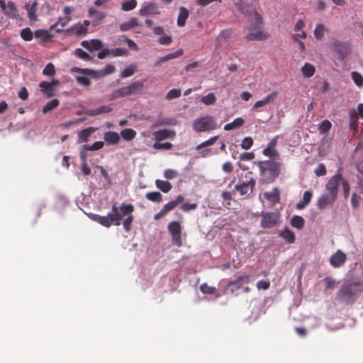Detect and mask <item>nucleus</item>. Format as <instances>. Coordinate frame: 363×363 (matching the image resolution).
Here are the masks:
<instances>
[{"label": "nucleus", "instance_id": "1", "mask_svg": "<svg viewBox=\"0 0 363 363\" xmlns=\"http://www.w3.org/2000/svg\"><path fill=\"white\" fill-rule=\"evenodd\" d=\"M134 209L135 208L131 203H122L119 207L114 204L112 206L111 211L106 216L91 213L89 218L106 228H109L111 225L118 226L121 225V220L123 217L132 214Z\"/></svg>", "mask_w": 363, "mask_h": 363}, {"label": "nucleus", "instance_id": "2", "mask_svg": "<svg viewBox=\"0 0 363 363\" xmlns=\"http://www.w3.org/2000/svg\"><path fill=\"white\" fill-rule=\"evenodd\" d=\"M252 20L255 21V23H251L250 25L245 28L247 32L246 40H258L262 41L267 40L269 35L264 30L257 29L262 23V17L256 11H251L249 13Z\"/></svg>", "mask_w": 363, "mask_h": 363}, {"label": "nucleus", "instance_id": "3", "mask_svg": "<svg viewBox=\"0 0 363 363\" xmlns=\"http://www.w3.org/2000/svg\"><path fill=\"white\" fill-rule=\"evenodd\" d=\"M363 291L360 283L352 282L343 285L337 293V298L342 302L350 303L354 300L355 296Z\"/></svg>", "mask_w": 363, "mask_h": 363}, {"label": "nucleus", "instance_id": "4", "mask_svg": "<svg viewBox=\"0 0 363 363\" xmlns=\"http://www.w3.org/2000/svg\"><path fill=\"white\" fill-rule=\"evenodd\" d=\"M144 83L141 81H137L129 86L121 87L117 90L113 91L110 96V100H114L118 98H123L125 96H130L140 93L143 88Z\"/></svg>", "mask_w": 363, "mask_h": 363}, {"label": "nucleus", "instance_id": "5", "mask_svg": "<svg viewBox=\"0 0 363 363\" xmlns=\"http://www.w3.org/2000/svg\"><path fill=\"white\" fill-rule=\"evenodd\" d=\"M281 165V162L274 160H265L259 162L260 173L263 176H268L272 180H274L279 176Z\"/></svg>", "mask_w": 363, "mask_h": 363}, {"label": "nucleus", "instance_id": "6", "mask_svg": "<svg viewBox=\"0 0 363 363\" xmlns=\"http://www.w3.org/2000/svg\"><path fill=\"white\" fill-rule=\"evenodd\" d=\"M217 128L216 119L211 116H206L193 121V129L196 132H209Z\"/></svg>", "mask_w": 363, "mask_h": 363}, {"label": "nucleus", "instance_id": "7", "mask_svg": "<svg viewBox=\"0 0 363 363\" xmlns=\"http://www.w3.org/2000/svg\"><path fill=\"white\" fill-rule=\"evenodd\" d=\"M342 182V173L338 170L335 175L331 177L325 186L326 194L337 199L339 186Z\"/></svg>", "mask_w": 363, "mask_h": 363}, {"label": "nucleus", "instance_id": "8", "mask_svg": "<svg viewBox=\"0 0 363 363\" xmlns=\"http://www.w3.org/2000/svg\"><path fill=\"white\" fill-rule=\"evenodd\" d=\"M281 215L279 212H267L262 215L260 226L262 228H271L280 223Z\"/></svg>", "mask_w": 363, "mask_h": 363}, {"label": "nucleus", "instance_id": "9", "mask_svg": "<svg viewBox=\"0 0 363 363\" xmlns=\"http://www.w3.org/2000/svg\"><path fill=\"white\" fill-rule=\"evenodd\" d=\"M168 230L172 235V243L178 247L182 245V228L179 222L172 221L168 225Z\"/></svg>", "mask_w": 363, "mask_h": 363}, {"label": "nucleus", "instance_id": "10", "mask_svg": "<svg viewBox=\"0 0 363 363\" xmlns=\"http://www.w3.org/2000/svg\"><path fill=\"white\" fill-rule=\"evenodd\" d=\"M86 69H82L79 67H72L71 69L72 72H77L80 74L76 77L77 82L83 86H89L91 84V78L96 79L94 76L92 74H89L86 72H83V70H86Z\"/></svg>", "mask_w": 363, "mask_h": 363}, {"label": "nucleus", "instance_id": "11", "mask_svg": "<svg viewBox=\"0 0 363 363\" xmlns=\"http://www.w3.org/2000/svg\"><path fill=\"white\" fill-rule=\"evenodd\" d=\"M337 198L334 197L333 196L323 193L320 196V197H318L316 202V206L319 210L323 211L327 207L333 206Z\"/></svg>", "mask_w": 363, "mask_h": 363}, {"label": "nucleus", "instance_id": "12", "mask_svg": "<svg viewBox=\"0 0 363 363\" xmlns=\"http://www.w3.org/2000/svg\"><path fill=\"white\" fill-rule=\"evenodd\" d=\"M88 16L91 19V26L96 27L104 22L106 16L104 12L90 7L88 10Z\"/></svg>", "mask_w": 363, "mask_h": 363}, {"label": "nucleus", "instance_id": "13", "mask_svg": "<svg viewBox=\"0 0 363 363\" xmlns=\"http://www.w3.org/2000/svg\"><path fill=\"white\" fill-rule=\"evenodd\" d=\"M0 6L5 15L10 18H16L18 16V10L12 1L6 4L4 0H0Z\"/></svg>", "mask_w": 363, "mask_h": 363}, {"label": "nucleus", "instance_id": "14", "mask_svg": "<svg viewBox=\"0 0 363 363\" xmlns=\"http://www.w3.org/2000/svg\"><path fill=\"white\" fill-rule=\"evenodd\" d=\"M152 135L157 141H162L166 139H174L176 137V132L171 129H160L154 131Z\"/></svg>", "mask_w": 363, "mask_h": 363}, {"label": "nucleus", "instance_id": "15", "mask_svg": "<svg viewBox=\"0 0 363 363\" xmlns=\"http://www.w3.org/2000/svg\"><path fill=\"white\" fill-rule=\"evenodd\" d=\"M347 256L340 250H337L333 255L330 257V264L335 268H339L344 264L346 262Z\"/></svg>", "mask_w": 363, "mask_h": 363}, {"label": "nucleus", "instance_id": "16", "mask_svg": "<svg viewBox=\"0 0 363 363\" xmlns=\"http://www.w3.org/2000/svg\"><path fill=\"white\" fill-rule=\"evenodd\" d=\"M250 281V277L249 275L244 274L239 277L235 281L228 282V286L232 287L230 291L232 294H235V291L242 288V284H247Z\"/></svg>", "mask_w": 363, "mask_h": 363}, {"label": "nucleus", "instance_id": "17", "mask_svg": "<svg viewBox=\"0 0 363 363\" xmlns=\"http://www.w3.org/2000/svg\"><path fill=\"white\" fill-rule=\"evenodd\" d=\"M256 182L253 178H251L248 182H243L240 184H237L235 189L238 191L240 195H248L252 192L255 188Z\"/></svg>", "mask_w": 363, "mask_h": 363}, {"label": "nucleus", "instance_id": "18", "mask_svg": "<svg viewBox=\"0 0 363 363\" xmlns=\"http://www.w3.org/2000/svg\"><path fill=\"white\" fill-rule=\"evenodd\" d=\"M277 144V136L272 138L271 141L268 143L267 147H265L262 153L264 155L269 157L270 158H276L279 156V152L276 150V145Z\"/></svg>", "mask_w": 363, "mask_h": 363}, {"label": "nucleus", "instance_id": "19", "mask_svg": "<svg viewBox=\"0 0 363 363\" xmlns=\"http://www.w3.org/2000/svg\"><path fill=\"white\" fill-rule=\"evenodd\" d=\"M278 92L277 91H272V93L267 95L264 99L256 101L253 105V108L257 109L260 107H263L271 103H273L275 101Z\"/></svg>", "mask_w": 363, "mask_h": 363}, {"label": "nucleus", "instance_id": "20", "mask_svg": "<svg viewBox=\"0 0 363 363\" xmlns=\"http://www.w3.org/2000/svg\"><path fill=\"white\" fill-rule=\"evenodd\" d=\"M159 13L160 11L156 4L152 2L143 4L139 11V14L142 16Z\"/></svg>", "mask_w": 363, "mask_h": 363}, {"label": "nucleus", "instance_id": "21", "mask_svg": "<svg viewBox=\"0 0 363 363\" xmlns=\"http://www.w3.org/2000/svg\"><path fill=\"white\" fill-rule=\"evenodd\" d=\"M83 48L89 51L99 50L104 46L103 42L99 39H92L91 40H83L81 43Z\"/></svg>", "mask_w": 363, "mask_h": 363}, {"label": "nucleus", "instance_id": "22", "mask_svg": "<svg viewBox=\"0 0 363 363\" xmlns=\"http://www.w3.org/2000/svg\"><path fill=\"white\" fill-rule=\"evenodd\" d=\"M114 71V67L111 65H107L104 69L96 71L94 69H86L83 72H86L89 74H92L96 79L103 77L107 74H111Z\"/></svg>", "mask_w": 363, "mask_h": 363}, {"label": "nucleus", "instance_id": "23", "mask_svg": "<svg viewBox=\"0 0 363 363\" xmlns=\"http://www.w3.org/2000/svg\"><path fill=\"white\" fill-rule=\"evenodd\" d=\"M279 237H281L286 242L289 244H293L296 241V235L295 233L290 230L289 228L286 227L281 230L279 233Z\"/></svg>", "mask_w": 363, "mask_h": 363}, {"label": "nucleus", "instance_id": "24", "mask_svg": "<svg viewBox=\"0 0 363 363\" xmlns=\"http://www.w3.org/2000/svg\"><path fill=\"white\" fill-rule=\"evenodd\" d=\"M104 141L107 145H116L121 140L119 133L113 131H108L104 133Z\"/></svg>", "mask_w": 363, "mask_h": 363}, {"label": "nucleus", "instance_id": "25", "mask_svg": "<svg viewBox=\"0 0 363 363\" xmlns=\"http://www.w3.org/2000/svg\"><path fill=\"white\" fill-rule=\"evenodd\" d=\"M113 108L109 105L101 106L96 108L89 109L86 111V114L89 116H95L100 114H104L112 111Z\"/></svg>", "mask_w": 363, "mask_h": 363}, {"label": "nucleus", "instance_id": "26", "mask_svg": "<svg viewBox=\"0 0 363 363\" xmlns=\"http://www.w3.org/2000/svg\"><path fill=\"white\" fill-rule=\"evenodd\" d=\"M263 196L264 199L273 204L279 202L280 200V193L278 188L277 187H274L270 192H264Z\"/></svg>", "mask_w": 363, "mask_h": 363}, {"label": "nucleus", "instance_id": "27", "mask_svg": "<svg viewBox=\"0 0 363 363\" xmlns=\"http://www.w3.org/2000/svg\"><path fill=\"white\" fill-rule=\"evenodd\" d=\"M184 196L182 195H179L177 196L176 199L174 201H171L166 203L162 208V211L164 214H167L169 211L173 210L178 204L182 203L184 201Z\"/></svg>", "mask_w": 363, "mask_h": 363}, {"label": "nucleus", "instance_id": "28", "mask_svg": "<svg viewBox=\"0 0 363 363\" xmlns=\"http://www.w3.org/2000/svg\"><path fill=\"white\" fill-rule=\"evenodd\" d=\"M305 26V23L303 21L298 20L294 27V31L295 33L293 35V38L294 40H296L297 38H306V33L303 30V27Z\"/></svg>", "mask_w": 363, "mask_h": 363}, {"label": "nucleus", "instance_id": "29", "mask_svg": "<svg viewBox=\"0 0 363 363\" xmlns=\"http://www.w3.org/2000/svg\"><path fill=\"white\" fill-rule=\"evenodd\" d=\"M26 9L27 10L28 17L32 21H37V9H38V2L34 1L31 4H26L25 6Z\"/></svg>", "mask_w": 363, "mask_h": 363}, {"label": "nucleus", "instance_id": "30", "mask_svg": "<svg viewBox=\"0 0 363 363\" xmlns=\"http://www.w3.org/2000/svg\"><path fill=\"white\" fill-rule=\"evenodd\" d=\"M140 26L141 24L138 22L137 18H131L128 21L121 23L119 28L121 31L124 32Z\"/></svg>", "mask_w": 363, "mask_h": 363}, {"label": "nucleus", "instance_id": "31", "mask_svg": "<svg viewBox=\"0 0 363 363\" xmlns=\"http://www.w3.org/2000/svg\"><path fill=\"white\" fill-rule=\"evenodd\" d=\"M312 196H313V194H312L311 191H306L303 193V196L302 200L298 201L296 203V208L299 209V210H301V209L304 208L311 202Z\"/></svg>", "mask_w": 363, "mask_h": 363}, {"label": "nucleus", "instance_id": "32", "mask_svg": "<svg viewBox=\"0 0 363 363\" xmlns=\"http://www.w3.org/2000/svg\"><path fill=\"white\" fill-rule=\"evenodd\" d=\"M244 123L245 120L242 118L238 117L234 119L233 121L225 124L223 128L226 131H230L240 128Z\"/></svg>", "mask_w": 363, "mask_h": 363}, {"label": "nucleus", "instance_id": "33", "mask_svg": "<svg viewBox=\"0 0 363 363\" xmlns=\"http://www.w3.org/2000/svg\"><path fill=\"white\" fill-rule=\"evenodd\" d=\"M315 67L311 63L306 62L301 68V72L303 77L310 78L315 74Z\"/></svg>", "mask_w": 363, "mask_h": 363}, {"label": "nucleus", "instance_id": "34", "mask_svg": "<svg viewBox=\"0 0 363 363\" xmlns=\"http://www.w3.org/2000/svg\"><path fill=\"white\" fill-rule=\"evenodd\" d=\"M289 223L292 227L298 230H302L305 225V220L302 216L296 215L291 217Z\"/></svg>", "mask_w": 363, "mask_h": 363}, {"label": "nucleus", "instance_id": "35", "mask_svg": "<svg viewBox=\"0 0 363 363\" xmlns=\"http://www.w3.org/2000/svg\"><path fill=\"white\" fill-rule=\"evenodd\" d=\"M189 17V11L188 10L184 7H180L179 9V15L177 18V25L179 27H183L186 21Z\"/></svg>", "mask_w": 363, "mask_h": 363}, {"label": "nucleus", "instance_id": "36", "mask_svg": "<svg viewBox=\"0 0 363 363\" xmlns=\"http://www.w3.org/2000/svg\"><path fill=\"white\" fill-rule=\"evenodd\" d=\"M136 131L132 128H125L120 133V135L125 141L133 140L136 136Z\"/></svg>", "mask_w": 363, "mask_h": 363}, {"label": "nucleus", "instance_id": "37", "mask_svg": "<svg viewBox=\"0 0 363 363\" xmlns=\"http://www.w3.org/2000/svg\"><path fill=\"white\" fill-rule=\"evenodd\" d=\"M155 185L157 189H159L160 191H162L164 193L169 192L172 188V186L170 182H169L167 181L161 180V179H156Z\"/></svg>", "mask_w": 363, "mask_h": 363}, {"label": "nucleus", "instance_id": "38", "mask_svg": "<svg viewBox=\"0 0 363 363\" xmlns=\"http://www.w3.org/2000/svg\"><path fill=\"white\" fill-rule=\"evenodd\" d=\"M69 30L75 35L84 36L87 34V28H84L81 23H78L72 26Z\"/></svg>", "mask_w": 363, "mask_h": 363}, {"label": "nucleus", "instance_id": "39", "mask_svg": "<svg viewBox=\"0 0 363 363\" xmlns=\"http://www.w3.org/2000/svg\"><path fill=\"white\" fill-rule=\"evenodd\" d=\"M94 131H95V128L93 127H89V128H87L82 130L79 133V143H82L84 142H86L88 140V138Z\"/></svg>", "mask_w": 363, "mask_h": 363}, {"label": "nucleus", "instance_id": "40", "mask_svg": "<svg viewBox=\"0 0 363 363\" xmlns=\"http://www.w3.org/2000/svg\"><path fill=\"white\" fill-rule=\"evenodd\" d=\"M173 145L169 142L162 143V141H157L152 145V147L157 150H169L172 148Z\"/></svg>", "mask_w": 363, "mask_h": 363}, {"label": "nucleus", "instance_id": "41", "mask_svg": "<svg viewBox=\"0 0 363 363\" xmlns=\"http://www.w3.org/2000/svg\"><path fill=\"white\" fill-rule=\"evenodd\" d=\"M177 120L172 118H164L159 123H154L152 124V128H157L160 125H177Z\"/></svg>", "mask_w": 363, "mask_h": 363}, {"label": "nucleus", "instance_id": "42", "mask_svg": "<svg viewBox=\"0 0 363 363\" xmlns=\"http://www.w3.org/2000/svg\"><path fill=\"white\" fill-rule=\"evenodd\" d=\"M60 104V101L58 99H52L48 102L43 108V113H47L49 111L56 108Z\"/></svg>", "mask_w": 363, "mask_h": 363}, {"label": "nucleus", "instance_id": "43", "mask_svg": "<svg viewBox=\"0 0 363 363\" xmlns=\"http://www.w3.org/2000/svg\"><path fill=\"white\" fill-rule=\"evenodd\" d=\"M137 6L136 0H126L121 2V9L125 11L134 9Z\"/></svg>", "mask_w": 363, "mask_h": 363}, {"label": "nucleus", "instance_id": "44", "mask_svg": "<svg viewBox=\"0 0 363 363\" xmlns=\"http://www.w3.org/2000/svg\"><path fill=\"white\" fill-rule=\"evenodd\" d=\"M216 101V97L213 93H209L201 98V102L205 105H213Z\"/></svg>", "mask_w": 363, "mask_h": 363}, {"label": "nucleus", "instance_id": "45", "mask_svg": "<svg viewBox=\"0 0 363 363\" xmlns=\"http://www.w3.org/2000/svg\"><path fill=\"white\" fill-rule=\"evenodd\" d=\"M145 197L153 202H160L162 200V195L159 191H152L146 194Z\"/></svg>", "mask_w": 363, "mask_h": 363}, {"label": "nucleus", "instance_id": "46", "mask_svg": "<svg viewBox=\"0 0 363 363\" xmlns=\"http://www.w3.org/2000/svg\"><path fill=\"white\" fill-rule=\"evenodd\" d=\"M50 84L48 82H42L39 84L41 91L48 96L53 95V89Z\"/></svg>", "mask_w": 363, "mask_h": 363}, {"label": "nucleus", "instance_id": "47", "mask_svg": "<svg viewBox=\"0 0 363 363\" xmlns=\"http://www.w3.org/2000/svg\"><path fill=\"white\" fill-rule=\"evenodd\" d=\"M326 30L325 27L324 25L320 23L318 24L314 30V36L317 40H320L325 33V31Z\"/></svg>", "mask_w": 363, "mask_h": 363}, {"label": "nucleus", "instance_id": "48", "mask_svg": "<svg viewBox=\"0 0 363 363\" xmlns=\"http://www.w3.org/2000/svg\"><path fill=\"white\" fill-rule=\"evenodd\" d=\"M34 35L36 38L41 39L43 41L47 40L52 37V35L45 30H37L35 31Z\"/></svg>", "mask_w": 363, "mask_h": 363}, {"label": "nucleus", "instance_id": "49", "mask_svg": "<svg viewBox=\"0 0 363 363\" xmlns=\"http://www.w3.org/2000/svg\"><path fill=\"white\" fill-rule=\"evenodd\" d=\"M74 53L76 56L84 60L90 61L92 60V57L81 48H77Z\"/></svg>", "mask_w": 363, "mask_h": 363}, {"label": "nucleus", "instance_id": "50", "mask_svg": "<svg viewBox=\"0 0 363 363\" xmlns=\"http://www.w3.org/2000/svg\"><path fill=\"white\" fill-rule=\"evenodd\" d=\"M200 290L204 294H214L216 292V288L210 286L207 284H202L200 285Z\"/></svg>", "mask_w": 363, "mask_h": 363}, {"label": "nucleus", "instance_id": "51", "mask_svg": "<svg viewBox=\"0 0 363 363\" xmlns=\"http://www.w3.org/2000/svg\"><path fill=\"white\" fill-rule=\"evenodd\" d=\"M351 77L357 86H362L363 85V77L360 73L352 72L351 73Z\"/></svg>", "mask_w": 363, "mask_h": 363}, {"label": "nucleus", "instance_id": "52", "mask_svg": "<svg viewBox=\"0 0 363 363\" xmlns=\"http://www.w3.org/2000/svg\"><path fill=\"white\" fill-rule=\"evenodd\" d=\"M21 38L26 41H30L33 38V33L29 28H26L21 31Z\"/></svg>", "mask_w": 363, "mask_h": 363}, {"label": "nucleus", "instance_id": "53", "mask_svg": "<svg viewBox=\"0 0 363 363\" xmlns=\"http://www.w3.org/2000/svg\"><path fill=\"white\" fill-rule=\"evenodd\" d=\"M218 135L211 137L208 140H207L201 143V144L198 145L196 147V150H200V149H201V148H203L204 147L212 145H213L215 143V142L218 140Z\"/></svg>", "mask_w": 363, "mask_h": 363}, {"label": "nucleus", "instance_id": "54", "mask_svg": "<svg viewBox=\"0 0 363 363\" xmlns=\"http://www.w3.org/2000/svg\"><path fill=\"white\" fill-rule=\"evenodd\" d=\"M254 141L251 137H245L242 139L240 146L243 150H249L253 145Z\"/></svg>", "mask_w": 363, "mask_h": 363}, {"label": "nucleus", "instance_id": "55", "mask_svg": "<svg viewBox=\"0 0 363 363\" xmlns=\"http://www.w3.org/2000/svg\"><path fill=\"white\" fill-rule=\"evenodd\" d=\"M332 126V123L328 120H324L319 125L318 130L320 133H324L328 131Z\"/></svg>", "mask_w": 363, "mask_h": 363}, {"label": "nucleus", "instance_id": "56", "mask_svg": "<svg viewBox=\"0 0 363 363\" xmlns=\"http://www.w3.org/2000/svg\"><path fill=\"white\" fill-rule=\"evenodd\" d=\"M340 184L342 186L344 197L345 199H347L350 195V186L349 182L346 179H343L342 176V182H340Z\"/></svg>", "mask_w": 363, "mask_h": 363}, {"label": "nucleus", "instance_id": "57", "mask_svg": "<svg viewBox=\"0 0 363 363\" xmlns=\"http://www.w3.org/2000/svg\"><path fill=\"white\" fill-rule=\"evenodd\" d=\"M55 73V68L52 63H48L43 70V74L46 76H52Z\"/></svg>", "mask_w": 363, "mask_h": 363}, {"label": "nucleus", "instance_id": "58", "mask_svg": "<svg viewBox=\"0 0 363 363\" xmlns=\"http://www.w3.org/2000/svg\"><path fill=\"white\" fill-rule=\"evenodd\" d=\"M133 219H134L133 216L131 214L130 216H127L124 219V220L123 222V226L126 232L130 231V230L131 228V224L133 221Z\"/></svg>", "mask_w": 363, "mask_h": 363}, {"label": "nucleus", "instance_id": "59", "mask_svg": "<svg viewBox=\"0 0 363 363\" xmlns=\"http://www.w3.org/2000/svg\"><path fill=\"white\" fill-rule=\"evenodd\" d=\"M178 176V172L174 169H167L164 172V177L167 179H173Z\"/></svg>", "mask_w": 363, "mask_h": 363}, {"label": "nucleus", "instance_id": "60", "mask_svg": "<svg viewBox=\"0 0 363 363\" xmlns=\"http://www.w3.org/2000/svg\"><path fill=\"white\" fill-rule=\"evenodd\" d=\"M181 96V90L179 89H172L167 94V98L169 99L178 98Z\"/></svg>", "mask_w": 363, "mask_h": 363}, {"label": "nucleus", "instance_id": "61", "mask_svg": "<svg viewBox=\"0 0 363 363\" xmlns=\"http://www.w3.org/2000/svg\"><path fill=\"white\" fill-rule=\"evenodd\" d=\"M135 67L130 65L128 67H126L121 74L122 77H128L132 76L135 72Z\"/></svg>", "mask_w": 363, "mask_h": 363}, {"label": "nucleus", "instance_id": "62", "mask_svg": "<svg viewBox=\"0 0 363 363\" xmlns=\"http://www.w3.org/2000/svg\"><path fill=\"white\" fill-rule=\"evenodd\" d=\"M104 146V141H96L94 142L92 145H88L87 149H89L90 151H94L101 150Z\"/></svg>", "mask_w": 363, "mask_h": 363}, {"label": "nucleus", "instance_id": "63", "mask_svg": "<svg viewBox=\"0 0 363 363\" xmlns=\"http://www.w3.org/2000/svg\"><path fill=\"white\" fill-rule=\"evenodd\" d=\"M270 286V281L269 280H260L257 283V288L259 290H267Z\"/></svg>", "mask_w": 363, "mask_h": 363}, {"label": "nucleus", "instance_id": "64", "mask_svg": "<svg viewBox=\"0 0 363 363\" xmlns=\"http://www.w3.org/2000/svg\"><path fill=\"white\" fill-rule=\"evenodd\" d=\"M172 40L171 36L169 35H164L163 34L162 35H161V37L158 38V43L160 45H169L172 43Z\"/></svg>", "mask_w": 363, "mask_h": 363}]
</instances>
